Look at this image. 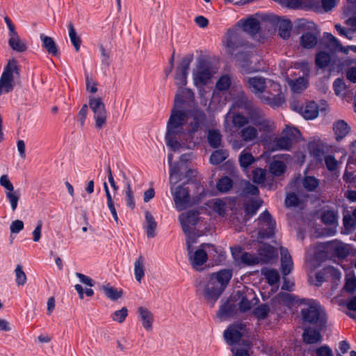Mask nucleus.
I'll return each mask as SVG.
<instances>
[{"label":"nucleus","instance_id":"338daca9","mask_svg":"<svg viewBox=\"0 0 356 356\" xmlns=\"http://www.w3.org/2000/svg\"><path fill=\"white\" fill-rule=\"evenodd\" d=\"M300 201L298 196L294 193L287 194L285 199V205L287 207H296L299 204Z\"/></svg>","mask_w":356,"mask_h":356},{"label":"nucleus","instance_id":"f03ea898","mask_svg":"<svg viewBox=\"0 0 356 356\" xmlns=\"http://www.w3.org/2000/svg\"><path fill=\"white\" fill-rule=\"evenodd\" d=\"M245 81L249 89L261 102L271 106H279L284 102L280 84L261 76L247 77Z\"/></svg>","mask_w":356,"mask_h":356},{"label":"nucleus","instance_id":"412c9836","mask_svg":"<svg viewBox=\"0 0 356 356\" xmlns=\"http://www.w3.org/2000/svg\"><path fill=\"white\" fill-rule=\"evenodd\" d=\"M138 318L143 329L149 332L153 330L154 314L147 307L140 306L137 309Z\"/></svg>","mask_w":356,"mask_h":356},{"label":"nucleus","instance_id":"f8f14e48","mask_svg":"<svg viewBox=\"0 0 356 356\" xmlns=\"http://www.w3.org/2000/svg\"><path fill=\"white\" fill-rule=\"evenodd\" d=\"M232 299L238 302V309L243 312L250 310L258 301L253 290L248 287L237 290L232 295Z\"/></svg>","mask_w":356,"mask_h":356},{"label":"nucleus","instance_id":"9b49d317","mask_svg":"<svg viewBox=\"0 0 356 356\" xmlns=\"http://www.w3.org/2000/svg\"><path fill=\"white\" fill-rule=\"evenodd\" d=\"M171 193L173 196L175 208L179 211L195 204V202L193 201L191 197L188 187L185 184L175 188L172 186Z\"/></svg>","mask_w":356,"mask_h":356},{"label":"nucleus","instance_id":"0eeeda50","mask_svg":"<svg viewBox=\"0 0 356 356\" xmlns=\"http://www.w3.org/2000/svg\"><path fill=\"white\" fill-rule=\"evenodd\" d=\"M20 75L19 67L15 59H10L0 77V95L11 92L15 87V79Z\"/></svg>","mask_w":356,"mask_h":356},{"label":"nucleus","instance_id":"13d9d810","mask_svg":"<svg viewBox=\"0 0 356 356\" xmlns=\"http://www.w3.org/2000/svg\"><path fill=\"white\" fill-rule=\"evenodd\" d=\"M239 261L246 265H254L259 262V259L248 252H243L240 257Z\"/></svg>","mask_w":356,"mask_h":356},{"label":"nucleus","instance_id":"58836bf2","mask_svg":"<svg viewBox=\"0 0 356 356\" xmlns=\"http://www.w3.org/2000/svg\"><path fill=\"white\" fill-rule=\"evenodd\" d=\"M307 80L304 77H299L298 79L289 82V85L292 90L297 93L304 90L307 87Z\"/></svg>","mask_w":356,"mask_h":356},{"label":"nucleus","instance_id":"72a5a7b5","mask_svg":"<svg viewBox=\"0 0 356 356\" xmlns=\"http://www.w3.org/2000/svg\"><path fill=\"white\" fill-rule=\"evenodd\" d=\"M279 35L286 40L291 35V22L288 19L279 20L277 22Z\"/></svg>","mask_w":356,"mask_h":356},{"label":"nucleus","instance_id":"f3484780","mask_svg":"<svg viewBox=\"0 0 356 356\" xmlns=\"http://www.w3.org/2000/svg\"><path fill=\"white\" fill-rule=\"evenodd\" d=\"M193 58L192 54L186 56L177 68L175 80L178 89L184 88L187 84V76Z\"/></svg>","mask_w":356,"mask_h":356},{"label":"nucleus","instance_id":"774afa93","mask_svg":"<svg viewBox=\"0 0 356 356\" xmlns=\"http://www.w3.org/2000/svg\"><path fill=\"white\" fill-rule=\"evenodd\" d=\"M212 209L214 211L222 216L225 213L226 204L222 200L218 199L213 202Z\"/></svg>","mask_w":356,"mask_h":356},{"label":"nucleus","instance_id":"7ed1b4c3","mask_svg":"<svg viewBox=\"0 0 356 356\" xmlns=\"http://www.w3.org/2000/svg\"><path fill=\"white\" fill-rule=\"evenodd\" d=\"M99 83L92 76H86V90L91 95L88 96L89 108L92 112V119L96 130L103 129L107 123L108 113L103 99L93 95L98 91Z\"/></svg>","mask_w":356,"mask_h":356},{"label":"nucleus","instance_id":"8fccbe9b","mask_svg":"<svg viewBox=\"0 0 356 356\" xmlns=\"http://www.w3.org/2000/svg\"><path fill=\"white\" fill-rule=\"evenodd\" d=\"M6 195L7 199L10 204L11 209L14 211L17 209V203L20 197V194L19 191H16L14 189L13 191H9L6 192Z\"/></svg>","mask_w":356,"mask_h":356},{"label":"nucleus","instance_id":"aec40b11","mask_svg":"<svg viewBox=\"0 0 356 356\" xmlns=\"http://www.w3.org/2000/svg\"><path fill=\"white\" fill-rule=\"evenodd\" d=\"M206 121L207 116L205 113L201 110H195L190 115L188 134H193L202 129L204 127Z\"/></svg>","mask_w":356,"mask_h":356},{"label":"nucleus","instance_id":"dca6fc26","mask_svg":"<svg viewBox=\"0 0 356 356\" xmlns=\"http://www.w3.org/2000/svg\"><path fill=\"white\" fill-rule=\"evenodd\" d=\"M290 106L292 110L299 113L305 120H314L318 116V106L314 102H309L301 104L298 101H293Z\"/></svg>","mask_w":356,"mask_h":356},{"label":"nucleus","instance_id":"39448f33","mask_svg":"<svg viewBox=\"0 0 356 356\" xmlns=\"http://www.w3.org/2000/svg\"><path fill=\"white\" fill-rule=\"evenodd\" d=\"M216 73L215 68L208 58L204 56L198 57L192 72L194 86H207L211 83Z\"/></svg>","mask_w":356,"mask_h":356},{"label":"nucleus","instance_id":"49530a36","mask_svg":"<svg viewBox=\"0 0 356 356\" xmlns=\"http://www.w3.org/2000/svg\"><path fill=\"white\" fill-rule=\"evenodd\" d=\"M262 274L264 275L265 278L267 280L268 283L270 285H273L277 283L280 280V275L277 270L275 269L270 270H262Z\"/></svg>","mask_w":356,"mask_h":356},{"label":"nucleus","instance_id":"423d86ee","mask_svg":"<svg viewBox=\"0 0 356 356\" xmlns=\"http://www.w3.org/2000/svg\"><path fill=\"white\" fill-rule=\"evenodd\" d=\"M302 320L309 324L315 325L321 330L326 326L327 317L323 307L316 301L309 300L301 309Z\"/></svg>","mask_w":356,"mask_h":356},{"label":"nucleus","instance_id":"37998d69","mask_svg":"<svg viewBox=\"0 0 356 356\" xmlns=\"http://www.w3.org/2000/svg\"><path fill=\"white\" fill-rule=\"evenodd\" d=\"M270 172L275 176L282 175L286 170V165L283 161H274L270 164Z\"/></svg>","mask_w":356,"mask_h":356},{"label":"nucleus","instance_id":"6e6552de","mask_svg":"<svg viewBox=\"0 0 356 356\" xmlns=\"http://www.w3.org/2000/svg\"><path fill=\"white\" fill-rule=\"evenodd\" d=\"M196 236H191L186 239L187 250L189 257V261L193 268L197 270H203V265L207 262L208 259L206 248H210L209 244H202L200 248L195 251H193L192 244L195 243Z\"/></svg>","mask_w":356,"mask_h":356},{"label":"nucleus","instance_id":"b1692460","mask_svg":"<svg viewBox=\"0 0 356 356\" xmlns=\"http://www.w3.org/2000/svg\"><path fill=\"white\" fill-rule=\"evenodd\" d=\"M281 254V270L284 275H289L293 267L292 257L287 249L284 248H280Z\"/></svg>","mask_w":356,"mask_h":356},{"label":"nucleus","instance_id":"2eb2a0df","mask_svg":"<svg viewBox=\"0 0 356 356\" xmlns=\"http://www.w3.org/2000/svg\"><path fill=\"white\" fill-rule=\"evenodd\" d=\"M198 215L199 213L197 211L190 210L181 213L179 216L183 232L186 235L187 238L191 236H195L193 232V227L199 220Z\"/></svg>","mask_w":356,"mask_h":356},{"label":"nucleus","instance_id":"3c124183","mask_svg":"<svg viewBox=\"0 0 356 356\" xmlns=\"http://www.w3.org/2000/svg\"><path fill=\"white\" fill-rule=\"evenodd\" d=\"M343 289L349 293H353L356 290V277L354 274L350 273L346 275Z\"/></svg>","mask_w":356,"mask_h":356},{"label":"nucleus","instance_id":"5fc2aeb1","mask_svg":"<svg viewBox=\"0 0 356 356\" xmlns=\"http://www.w3.org/2000/svg\"><path fill=\"white\" fill-rule=\"evenodd\" d=\"M15 273L16 277V284L17 286H24L26 283L27 277L23 270L22 265H17L15 270Z\"/></svg>","mask_w":356,"mask_h":356},{"label":"nucleus","instance_id":"bf43d9fd","mask_svg":"<svg viewBox=\"0 0 356 356\" xmlns=\"http://www.w3.org/2000/svg\"><path fill=\"white\" fill-rule=\"evenodd\" d=\"M254 161V159L250 153L241 152L239 156V163L242 168H246Z\"/></svg>","mask_w":356,"mask_h":356},{"label":"nucleus","instance_id":"c9c22d12","mask_svg":"<svg viewBox=\"0 0 356 356\" xmlns=\"http://www.w3.org/2000/svg\"><path fill=\"white\" fill-rule=\"evenodd\" d=\"M207 140L209 145L213 148H217L220 145L222 135L219 130L210 129L208 132Z\"/></svg>","mask_w":356,"mask_h":356},{"label":"nucleus","instance_id":"864d4df0","mask_svg":"<svg viewBox=\"0 0 356 356\" xmlns=\"http://www.w3.org/2000/svg\"><path fill=\"white\" fill-rule=\"evenodd\" d=\"M302 186L308 191H314L318 186V181L314 177L307 176L302 180Z\"/></svg>","mask_w":356,"mask_h":356},{"label":"nucleus","instance_id":"09e8293b","mask_svg":"<svg viewBox=\"0 0 356 356\" xmlns=\"http://www.w3.org/2000/svg\"><path fill=\"white\" fill-rule=\"evenodd\" d=\"M69 29V36L76 51H79L81 46V38L76 35V31L74 29V25L72 23H70L68 25Z\"/></svg>","mask_w":356,"mask_h":356},{"label":"nucleus","instance_id":"4468645a","mask_svg":"<svg viewBox=\"0 0 356 356\" xmlns=\"http://www.w3.org/2000/svg\"><path fill=\"white\" fill-rule=\"evenodd\" d=\"M259 226V238H270L274 234L275 222L268 211H264L257 219Z\"/></svg>","mask_w":356,"mask_h":356},{"label":"nucleus","instance_id":"c85d7f7f","mask_svg":"<svg viewBox=\"0 0 356 356\" xmlns=\"http://www.w3.org/2000/svg\"><path fill=\"white\" fill-rule=\"evenodd\" d=\"M40 38L42 42V47L49 54H52L54 56L58 55V49L54 40L52 38L47 36L44 34H40Z\"/></svg>","mask_w":356,"mask_h":356},{"label":"nucleus","instance_id":"ddd939ff","mask_svg":"<svg viewBox=\"0 0 356 356\" xmlns=\"http://www.w3.org/2000/svg\"><path fill=\"white\" fill-rule=\"evenodd\" d=\"M244 33L238 27L229 30L226 47L229 54H232L240 47L247 46L248 42L244 38Z\"/></svg>","mask_w":356,"mask_h":356},{"label":"nucleus","instance_id":"0e129e2a","mask_svg":"<svg viewBox=\"0 0 356 356\" xmlns=\"http://www.w3.org/2000/svg\"><path fill=\"white\" fill-rule=\"evenodd\" d=\"M248 123V120L246 117L236 114L232 117V124L236 127H243Z\"/></svg>","mask_w":356,"mask_h":356},{"label":"nucleus","instance_id":"052dcab7","mask_svg":"<svg viewBox=\"0 0 356 356\" xmlns=\"http://www.w3.org/2000/svg\"><path fill=\"white\" fill-rule=\"evenodd\" d=\"M270 308L268 305L262 304L257 307L253 312L254 315L258 319H264L268 315Z\"/></svg>","mask_w":356,"mask_h":356},{"label":"nucleus","instance_id":"a19ab883","mask_svg":"<svg viewBox=\"0 0 356 356\" xmlns=\"http://www.w3.org/2000/svg\"><path fill=\"white\" fill-rule=\"evenodd\" d=\"M254 124L259 131L266 133L270 132L275 129L274 123L265 118L259 119L254 122Z\"/></svg>","mask_w":356,"mask_h":356},{"label":"nucleus","instance_id":"680f3d73","mask_svg":"<svg viewBox=\"0 0 356 356\" xmlns=\"http://www.w3.org/2000/svg\"><path fill=\"white\" fill-rule=\"evenodd\" d=\"M333 88L335 94L338 96L345 94L347 86L342 79L338 78L333 83Z\"/></svg>","mask_w":356,"mask_h":356},{"label":"nucleus","instance_id":"69168bd1","mask_svg":"<svg viewBox=\"0 0 356 356\" xmlns=\"http://www.w3.org/2000/svg\"><path fill=\"white\" fill-rule=\"evenodd\" d=\"M330 278L327 275V268H325L323 270L316 273V282L314 283V284L316 286H320L323 282L327 281Z\"/></svg>","mask_w":356,"mask_h":356},{"label":"nucleus","instance_id":"a878e982","mask_svg":"<svg viewBox=\"0 0 356 356\" xmlns=\"http://www.w3.org/2000/svg\"><path fill=\"white\" fill-rule=\"evenodd\" d=\"M302 338L303 341L307 344L320 343L322 341L320 331L311 327L305 329Z\"/></svg>","mask_w":356,"mask_h":356},{"label":"nucleus","instance_id":"393cba45","mask_svg":"<svg viewBox=\"0 0 356 356\" xmlns=\"http://www.w3.org/2000/svg\"><path fill=\"white\" fill-rule=\"evenodd\" d=\"M234 302V300L231 298L220 306L217 314L220 318L225 319L234 315L236 309Z\"/></svg>","mask_w":356,"mask_h":356},{"label":"nucleus","instance_id":"2f4dec72","mask_svg":"<svg viewBox=\"0 0 356 356\" xmlns=\"http://www.w3.org/2000/svg\"><path fill=\"white\" fill-rule=\"evenodd\" d=\"M145 215L147 236L148 238H153L155 236V230L157 227V222H156L154 217L149 211H146L145 212Z\"/></svg>","mask_w":356,"mask_h":356},{"label":"nucleus","instance_id":"bb28decb","mask_svg":"<svg viewBox=\"0 0 356 356\" xmlns=\"http://www.w3.org/2000/svg\"><path fill=\"white\" fill-rule=\"evenodd\" d=\"M105 296L111 301H117L121 298L123 295L122 289H119L111 286L109 284L103 285L100 287Z\"/></svg>","mask_w":356,"mask_h":356},{"label":"nucleus","instance_id":"4d7b16f0","mask_svg":"<svg viewBox=\"0 0 356 356\" xmlns=\"http://www.w3.org/2000/svg\"><path fill=\"white\" fill-rule=\"evenodd\" d=\"M231 85V79L228 75L222 76L216 84V88L220 91H224L229 89Z\"/></svg>","mask_w":356,"mask_h":356},{"label":"nucleus","instance_id":"f257e3e1","mask_svg":"<svg viewBox=\"0 0 356 356\" xmlns=\"http://www.w3.org/2000/svg\"><path fill=\"white\" fill-rule=\"evenodd\" d=\"M232 272L223 269L208 277L198 278L195 282L197 291L202 294L206 302L213 307L229 284Z\"/></svg>","mask_w":356,"mask_h":356},{"label":"nucleus","instance_id":"6ab92c4d","mask_svg":"<svg viewBox=\"0 0 356 356\" xmlns=\"http://www.w3.org/2000/svg\"><path fill=\"white\" fill-rule=\"evenodd\" d=\"M236 27L239 28L244 33H246L250 36H254L261 29L259 21L254 16L241 19L237 22Z\"/></svg>","mask_w":356,"mask_h":356},{"label":"nucleus","instance_id":"20e7f679","mask_svg":"<svg viewBox=\"0 0 356 356\" xmlns=\"http://www.w3.org/2000/svg\"><path fill=\"white\" fill-rule=\"evenodd\" d=\"M186 122V113L174 106L167 122L165 134L166 144L174 152L179 151L183 148L179 139L184 134V126Z\"/></svg>","mask_w":356,"mask_h":356},{"label":"nucleus","instance_id":"c03bdc74","mask_svg":"<svg viewBox=\"0 0 356 356\" xmlns=\"http://www.w3.org/2000/svg\"><path fill=\"white\" fill-rule=\"evenodd\" d=\"M330 61V56L325 51H320L316 56V65L320 68H324L328 65Z\"/></svg>","mask_w":356,"mask_h":356},{"label":"nucleus","instance_id":"4c0bfd02","mask_svg":"<svg viewBox=\"0 0 356 356\" xmlns=\"http://www.w3.org/2000/svg\"><path fill=\"white\" fill-rule=\"evenodd\" d=\"M263 201L259 199L251 200L245 205V211L246 214L253 216L254 215L259 208L261 206Z\"/></svg>","mask_w":356,"mask_h":356},{"label":"nucleus","instance_id":"9d476101","mask_svg":"<svg viewBox=\"0 0 356 356\" xmlns=\"http://www.w3.org/2000/svg\"><path fill=\"white\" fill-rule=\"evenodd\" d=\"M300 28L308 29L309 31L304 33L300 38V44L305 49H313L317 43L320 35V31L317 26L310 22L300 20L298 23Z\"/></svg>","mask_w":356,"mask_h":356},{"label":"nucleus","instance_id":"4be33fe9","mask_svg":"<svg viewBox=\"0 0 356 356\" xmlns=\"http://www.w3.org/2000/svg\"><path fill=\"white\" fill-rule=\"evenodd\" d=\"M335 139L337 142L342 140L350 132V127L343 120H338L332 124Z\"/></svg>","mask_w":356,"mask_h":356},{"label":"nucleus","instance_id":"7c9ffc66","mask_svg":"<svg viewBox=\"0 0 356 356\" xmlns=\"http://www.w3.org/2000/svg\"><path fill=\"white\" fill-rule=\"evenodd\" d=\"M183 168H181L179 163H175L171 165L170 169V188H175V185L182 179Z\"/></svg>","mask_w":356,"mask_h":356},{"label":"nucleus","instance_id":"5701e85b","mask_svg":"<svg viewBox=\"0 0 356 356\" xmlns=\"http://www.w3.org/2000/svg\"><path fill=\"white\" fill-rule=\"evenodd\" d=\"M194 99V92L189 88H179L175 97V107L179 108L184 102Z\"/></svg>","mask_w":356,"mask_h":356},{"label":"nucleus","instance_id":"603ef678","mask_svg":"<svg viewBox=\"0 0 356 356\" xmlns=\"http://www.w3.org/2000/svg\"><path fill=\"white\" fill-rule=\"evenodd\" d=\"M128 316V309L127 307H123L119 310L115 311L111 314V319L117 323H122Z\"/></svg>","mask_w":356,"mask_h":356},{"label":"nucleus","instance_id":"c756f323","mask_svg":"<svg viewBox=\"0 0 356 356\" xmlns=\"http://www.w3.org/2000/svg\"><path fill=\"white\" fill-rule=\"evenodd\" d=\"M183 168H181L179 163H175L171 165L170 169V188H175V185L182 179Z\"/></svg>","mask_w":356,"mask_h":356},{"label":"nucleus","instance_id":"de8ad7c7","mask_svg":"<svg viewBox=\"0 0 356 356\" xmlns=\"http://www.w3.org/2000/svg\"><path fill=\"white\" fill-rule=\"evenodd\" d=\"M272 300L275 304H284L288 305L293 302V299L291 294L286 292H281L275 296Z\"/></svg>","mask_w":356,"mask_h":356},{"label":"nucleus","instance_id":"6e6d98bb","mask_svg":"<svg viewBox=\"0 0 356 356\" xmlns=\"http://www.w3.org/2000/svg\"><path fill=\"white\" fill-rule=\"evenodd\" d=\"M232 188V181L228 177H224L219 179L217 188L222 193H227Z\"/></svg>","mask_w":356,"mask_h":356},{"label":"nucleus","instance_id":"79ce46f5","mask_svg":"<svg viewBox=\"0 0 356 356\" xmlns=\"http://www.w3.org/2000/svg\"><path fill=\"white\" fill-rule=\"evenodd\" d=\"M337 5V0H321V6L318 4L312 6L316 12H328L330 11Z\"/></svg>","mask_w":356,"mask_h":356},{"label":"nucleus","instance_id":"cd10ccee","mask_svg":"<svg viewBox=\"0 0 356 356\" xmlns=\"http://www.w3.org/2000/svg\"><path fill=\"white\" fill-rule=\"evenodd\" d=\"M258 130L252 126L243 127L240 131L241 139L245 143L254 142L258 138Z\"/></svg>","mask_w":356,"mask_h":356},{"label":"nucleus","instance_id":"e2e57ef3","mask_svg":"<svg viewBox=\"0 0 356 356\" xmlns=\"http://www.w3.org/2000/svg\"><path fill=\"white\" fill-rule=\"evenodd\" d=\"M266 179V170L257 168L253 171V181L256 184H263Z\"/></svg>","mask_w":356,"mask_h":356},{"label":"nucleus","instance_id":"1a4fd4ad","mask_svg":"<svg viewBox=\"0 0 356 356\" xmlns=\"http://www.w3.org/2000/svg\"><path fill=\"white\" fill-rule=\"evenodd\" d=\"M300 136V132L293 127L286 126L282 135L273 141V150H289Z\"/></svg>","mask_w":356,"mask_h":356},{"label":"nucleus","instance_id":"473e14b6","mask_svg":"<svg viewBox=\"0 0 356 356\" xmlns=\"http://www.w3.org/2000/svg\"><path fill=\"white\" fill-rule=\"evenodd\" d=\"M259 261L268 262L275 257V251L272 246L263 244L259 249Z\"/></svg>","mask_w":356,"mask_h":356},{"label":"nucleus","instance_id":"ea45409f","mask_svg":"<svg viewBox=\"0 0 356 356\" xmlns=\"http://www.w3.org/2000/svg\"><path fill=\"white\" fill-rule=\"evenodd\" d=\"M228 156V153L225 149L214 151L210 156V162L213 165H218L224 161Z\"/></svg>","mask_w":356,"mask_h":356},{"label":"nucleus","instance_id":"a211bd4d","mask_svg":"<svg viewBox=\"0 0 356 356\" xmlns=\"http://www.w3.org/2000/svg\"><path fill=\"white\" fill-rule=\"evenodd\" d=\"M246 333L245 325L238 323L232 324L224 332V338L227 343H237Z\"/></svg>","mask_w":356,"mask_h":356},{"label":"nucleus","instance_id":"e433bc0d","mask_svg":"<svg viewBox=\"0 0 356 356\" xmlns=\"http://www.w3.org/2000/svg\"><path fill=\"white\" fill-rule=\"evenodd\" d=\"M145 261L144 258L140 256L134 263V274L136 280L140 282L145 275Z\"/></svg>","mask_w":356,"mask_h":356},{"label":"nucleus","instance_id":"a18cd8bd","mask_svg":"<svg viewBox=\"0 0 356 356\" xmlns=\"http://www.w3.org/2000/svg\"><path fill=\"white\" fill-rule=\"evenodd\" d=\"M338 215L337 212L334 210L325 211L322 216V221L327 225H334L337 222Z\"/></svg>","mask_w":356,"mask_h":356},{"label":"nucleus","instance_id":"f704fd0d","mask_svg":"<svg viewBox=\"0 0 356 356\" xmlns=\"http://www.w3.org/2000/svg\"><path fill=\"white\" fill-rule=\"evenodd\" d=\"M8 44L13 51L17 52H24L27 49L26 43L21 40L19 35L10 38Z\"/></svg>","mask_w":356,"mask_h":356}]
</instances>
